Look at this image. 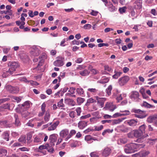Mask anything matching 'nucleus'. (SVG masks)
<instances>
[{
    "label": "nucleus",
    "mask_w": 157,
    "mask_h": 157,
    "mask_svg": "<svg viewBox=\"0 0 157 157\" xmlns=\"http://www.w3.org/2000/svg\"><path fill=\"white\" fill-rule=\"evenodd\" d=\"M144 146V145L142 144L131 143L125 145L124 150L126 153H130L134 152L136 149Z\"/></svg>",
    "instance_id": "nucleus-1"
},
{
    "label": "nucleus",
    "mask_w": 157,
    "mask_h": 157,
    "mask_svg": "<svg viewBox=\"0 0 157 157\" xmlns=\"http://www.w3.org/2000/svg\"><path fill=\"white\" fill-rule=\"evenodd\" d=\"M15 71L14 69L13 70L10 67L9 69L6 68H4L3 70V74L2 76L3 78H6L13 74Z\"/></svg>",
    "instance_id": "nucleus-2"
},
{
    "label": "nucleus",
    "mask_w": 157,
    "mask_h": 157,
    "mask_svg": "<svg viewBox=\"0 0 157 157\" xmlns=\"http://www.w3.org/2000/svg\"><path fill=\"white\" fill-rule=\"evenodd\" d=\"M5 88L7 91L12 94L17 93L19 91L17 87H13L9 85H6L5 86Z\"/></svg>",
    "instance_id": "nucleus-3"
},
{
    "label": "nucleus",
    "mask_w": 157,
    "mask_h": 157,
    "mask_svg": "<svg viewBox=\"0 0 157 157\" xmlns=\"http://www.w3.org/2000/svg\"><path fill=\"white\" fill-rule=\"evenodd\" d=\"M64 58L62 57H58L57 60L54 62L53 64L56 66L61 67L64 64Z\"/></svg>",
    "instance_id": "nucleus-4"
},
{
    "label": "nucleus",
    "mask_w": 157,
    "mask_h": 157,
    "mask_svg": "<svg viewBox=\"0 0 157 157\" xmlns=\"http://www.w3.org/2000/svg\"><path fill=\"white\" fill-rule=\"evenodd\" d=\"M129 77L125 76L119 78L118 82L121 86H122L125 84L129 81Z\"/></svg>",
    "instance_id": "nucleus-5"
},
{
    "label": "nucleus",
    "mask_w": 157,
    "mask_h": 157,
    "mask_svg": "<svg viewBox=\"0 0 157 157\" xmlns=\"http://www.w3.org/2000/svg\"><path fill=\"white\" fill-rule=\"evenodd\" d=\"M139 92L137 91H134L131 92L129 97L132 100L136 101L139 100Z\"/></svg>",
    "instance_id": "nucleus-6"
},
{
    "label": "nucleus",
    "mask_w": 157,
    "mask_h": 157,
    "mask_svg": "<svg viewBox=\"0 0 157 157\" xmlns=\"http://www.w3.org/2000/svg\"><path fill=\"white\" fill-rule=\"evenodd\" d=\"M58 135L56 134H53L50 135L49 137L50 140V144L51 146H54V142L56 141L57 139Z\"/></svg>",
    "instance_id": "nucleus-7"
},
{
    "label": "nucleus",
    "mask_w": 157,
    "mask_h": 157,
    "mask_svg": "<svg viewBox=\"0 0 157 157\" xmlns=\"http://www.w3.org/2000/svg\"><path fill=\"white\" fill-rule=\"evenodd\" d=\"M111 152V149L109 147H106L101 151V155L104 157H107L109 155Z\"/></svg>",
    "instance_id": "nucleus-8"
},
{
    "label": "nucleus",
    "mask_w": 157,
    "mask_h": 157,
    "mask_svg": "<svg viewBox=\"0 0 157 157\" xmlns=\"http://www.w3.org/2000/svg\"><path fill=\"white\" fill-rule=\"evenodd\" d=\"M8 67L16 71V69L18 67V63L16 62L10 61L8 63Z\"/></svg>",
    "instance_id": "nucleus-9"
},
{
    "label": "nucleus",
    "mask_w": 157,
    "mask_h": 157,
    "mask_svg": "<svg viewBox=\"0 0 157 157\" xmlns=\"http://www.w3.org/2000/svg\"><path fill=\"white\" fill-rule=\"evenodd\" d=\"M30 102L29 101H26L20 106L21 110L24 111L29 108L30 107Z\"/></svg>",
    "instance_id": "nucleus-10"
},
{
    "label": "nucleus",
    "mask_w": 157,
    "mask_h": 157,
    "mask_svg": "<svg viewBox=\"0 0 157 157\" xmlns=\"http://www.w3.org/2000/svg\"><path fill=\"white\" fill-rule=\"evenodd\" d=\"M134 112L137 114H135V117H136L143 119L145 118L146 116L145 115H141L143 112L140 109H136L134 111Z\"/></svg>",
    "instance_id": "nucleus-11"
},
{
    "label": "nucleus",
    "mask_w": 157,
    "mask_h": 157,
    "mask_svg": "<svg viewBox=\"0 0 157 157\" xmlns=\"http://www.w3.org/2000/svg\"><path fill=\"white\" fill-rule=\"evenodd\" d=\"M106 110H109L111 111H113L116 109V106L113 104V103H107L104 108Z\"/></svg>",
    "instance_id": "nucleus-12"
},
{
    "label": "nucleus",
    "mask_w": 157,
    "mask_h": 157,
    "mask_svg": "<svg viewBox=\"0 0 157 157\" xmlns=\"http://www.w3.org/2000/svg\"><path fill=\"white\" fill-rule=\"evenodd\" d=\"M69 132V130L65 128L62 130L59 133L60 137L63 138L66 137L68 135Z\"/></svg>",
    "instance_id": "nucleus-13"
},
{
    "label": "nucleus",
    "mask_w": 157,
    "mask_h": 157,
    "mask_svg": "<svg viewBox=\"0 0 157 157\" xmlns=\"http://www.w3.org/2000/svg\"><path fill=\"white\" fill-rule=\"evenodd\" d=\"M59 121H57L53 124L52 123H50L49 125H51V126L48 127V130L49 131H52L55 130L59 125Z\"/></svg>",
    "instance_id": "nucleus-14"
},
{
    "label": "nucleus",
    "mask_w": 157,
    "mask_h": 157,
    "mask_svg": "<svg viewBox=\"0 0 157 157\" xmlns=\"http://www.w3.org/2000/svg\"><path fill=\"white\" fill-rule=\"evenodd\" d=\"M87 93L88 97H89L90 96L89 95V93L93 94L95 95L98 93V90L96 89L95 88H89L87 89Z\"/></svg>",
    "instance_id": "nucleus-15"
},
{
    "label": "nucleus",
    "mask_w": 157,
    "mask_h": 157,
    "mask_svg": "<svg viewBox=\"0 0 157 157\" xmlns=\"http://www.w3.org/2000/svg\"><path fill=\"white\" fill-rule=\"evenodd\" d=\"M88 121H80L78 123V127L80 129H83L87 126Z\"/></svg>",
    "instance_id": "nucleus-16"
},
{
    "label": "nucleus",
    "mask_w": 157,
    "mask_h": 157,
    "mask_svg": "<svg viewBox=\"0 0 157 157\" xmlns=\"http://www.w3.org/2000/svg\"><path fill=\"white\" fill-rule=\"evenodd\" d=\"M0 124L3 125L6 128L12 127L13 124V123L8 122L6 121H0Z\"/></svg>",
    "instance_id": "nucleus-17"
},
{
    "label": "nucleus",
    "mask_w": 157,
    "mask_h": 157,
    "mask_svg": "<svg viewBox=\"0 0 157 157\" xmlns=\"http://www.w3.org/2000/svg\"><path fill=\"white\" fill-rule=\"evenodd\" d=\"M142 0H137L134 3L135 8L136 9H140L142 8Z\"/></svg>",
    "instance_id": "nucleus-18"
},
{
    "label": "nucleus",
    "mask_w": 157,
    "mask_h": 157,
    "mask_svg": "<svg viewBox=\"0 0 157 157\" xmlns=\"http://www.w3.org/2000/svg\"><path fill=\"white\" fill-rule=\"evenodd\" d=\"M147 121L150 123L154 122L155 124V123L157 122V115H154L149 117L147 119Z\"/></svg>",
    "instance_id": "nucleus-19"
},
{
    "label": "nucleus",
    "mask_w": 157,
    "mask_h": 157,
    "mask_svg": "<svg viewBox=\"0 0 157 157\" xmlns=\"http://www.w3.org/2000/svg\"><path fill=\"white\" fill-rule=\"evenodd\" d=\"M126 122L130 126L133 127L136 125L138 121L136 120L131 119L126 121Z\"/></svg>",
    "instance_id": "nucleus-20"
},
{
    "label": "nucleus",
    "mask_w": 157,
    "mask_h": 157,
    "mask_svg": "<svg viewBox=\"0 0 157 157\" xmlns=\"http://www.w3.org/2000/svg\"><path fill=\"white\" fill-rule=\"evenodd\" d=\"M92 115L94 116V117L90 119V121H93L94 120L98 119L101 117L99 115V112L98 111H96L92 113Z\"/></svg>",
    "instance_id": "nucleus-21"
},
{
    "label": "nucleus",
    "mask_w": 157,
    "mask_h": 157,
    "mask_svg": "<svg viewBox=\"0 0 157 157\" xmlns=\"http://www.w3.org/2000/svg\"><path fill=\"white\" fill-rule=\"evenodd\" d=\"M109 78L105 76L102 77L101 79L98 81V83L101 84H105L107 83L109 81Z\"/></svg>",
    "instance_id": "nucleus-22"
},
{
    "label": "nucleus",
    "mask_w": 157,
    "mask_h": 157,
    "mask_svg": "<svg viewBox=\"0 0 157 157\" xmlns=\"http://www.w3.org/2000/svg\"><path fill=\"white\" fill-rule=\"evenodd\" d=\"M65 103L67 104L72 106H74L75 105V103L74 101L72 99L70 98H66L64 100Z\"/></svg>",
    "instance_id": "nucleus-23"
},
{
    "label": "nucleus",
    "mask_w": 157,
    "mask_h": 157,
    "mask_svg": "<svg viewBox=\"0 0 157 157\" xmlns=\"http://www.w3.org/2000/svg\"><path fill=\"white\" fill-rule=\"evenodd\" d=\"M97 100L98 101V102L100 104L101 107H102L104 106V101L105 100V99L104 98H98L97 97Z\"/></svg>",
    "instance_id": "nucleus-24"
},
{
    "label": "nucleus",
    "mask_w": 157,
    "mask_h": 157,
    "mask_svg": "<svg viewBox=\"0 0 157 157\" xmlns=\"http://www.w3.org/2000/svg\"><path fill=\"white\" fill-rule=\"evenodd\" d=\"M125 119H126V118H123L118 119H114L111 122L113 125L117 124L122 121Z\"/></svg>",
    "instance_id": "nucleus-25"
},
{
    "label": "nucleus",
    "mask_w": 157,
    "mask_h": 157,
    "mask_svg": "<svg viewBox=\"0 0 157 157\" xmlns=\"http://www.w3.org/2000/svg\"><path fill=\"white\" fill-rule=\"evenodd\" d=\"M134 137L138 138L142 136L143 135V133H142L138 129H136L134 130Z\"/></svg>",
    "instance_id": "nucleus-26"
},
{
    "label": "nucleus",
    "mask_w": 157,
    "mask_h": 157,
    "mask_svg": "<svg viewBox=\"0 0 157 157\" xmlns=\"http://www.w3.org/2000/svg\"><path fill=\"white\" fill-rule=\"evenodd\" d=\"M76 133V131L75 130H71L70 132L68 135L67 136V137L65 139V140L67 141L69 139L71 138L72 136L74 135Z\"/></svg>",
    "instance_id": "nucleus-27"
},
{
    "label": "nucleus",
    "mask_w": 157,
    "mask_h": 157,
    "mask_svg": "<svg viewBox=\"0 0 157 157\" xmlns=\"http://www.w3.org/2000/svg\"><path fill=\"white\" fill-rule=\"evenodd\" d=\"M79 73L81 76H84L88 75L90 73V72L86 69H85L82 71H80Z\"/></svg>",
    "instance_id": "nucleus-28"
},
{
    "label": "nucleus",
    "mask_w": 157,
    "mask_h": 157,
    "mask_svg": "<svg viewBox=\"0 0 157 157\" xmlns=\"http://www.w3.org/2000/svg\"><path fill=\"white\" fill-rule=\"evenodd\" d=\"M127 141L126 138H120L118 140L117 143L118 144H125L127 142Z\"/></svg>",
    "instance_id": "nucleus-29"
},
{
    "label": "nucleus",
    "mask_w": 157,
    "mask_h": 157,
    "mask_svg": "<svg viewBox=\"0 0 157 157\" xmlns=\"http://www.w3.org/2000/svg\"><path fill=\"white\" fill-rule=\"evenodd\" d=\"M92 66L90 65L88 67V69H90L91 74L93 75H95L99 73V71L95 69H92Z\"/></svg>",
    "instance_id": "nucleus-30"
},
{
    "label": "nucleus",
    "mask_w": 157,
    "mask_h": 157,
    "mask_svg": "<svg viewBox=\"0 0 157 157\" xmlns=\"http://www.w3.org/2000/svg\"><path fill=\"white\" fill-rule=\"evenodd\" d=\"M14 116L15 121L14 124L16 126L19 125L20 124V122L19 120L18 115L16 114H14Z\"/></svg>",
    "instance_id": "nucleus-31"
},
{
    "label": "nucleus",
    "mask_w": 157,
    "mask_h": 157,
    "mask_svg": "<svg viewBox=\"0 0 157 157\" xmlns=\"http://www.w3.org/2000/svg\"><path fill=\"white\" fill-rule=\"evenodd\" d=\"M114 74L113 75V78L114 79H117L122 74V72H118L116 71H114Z\"/></svg>",
    "instance_id": "nucleus-32"
},
{
    "label": "nucleus",
    "mask_w": 157,
    "mask_h": 157,
    "mask_svg": "<svg viewBox=\"0 0 157 157\" xmlns=\"http://www.w3.org/2000/svg\"><path fill=\"white\" fill-rule=\"evenodd\" d=\"M2 137L6 141L9 140V134L6 132H4L2 135Z\"/></svg>",
    "instance_id": "nucleus-33"
},
{
    "label": "nucleus",
    "mask_w": 157,
    "mask_h": 157,
    "mask_svg": "<svg viewBox=\"0 0 157 157\" xmlns=\"http://www.w3.org/2000/svg\"><path fill=\"white\" fill-rule=\"evenodd\" d=\"M50 118V114L47 111L44 116V120L46 122H48Z\"/></svg>",
    "instance_id": "nucleus-34"
},
{
    "label": "nucleus",
    "mask_w": 157,
    "mask_h": 157,
    "mask_svg": "<svg viewBox=\"0 0 157 157\" xmlns=\"http://www.w3.org/2000/svg\"><path fill=\"white\" fill-rule=\"evenodd\" d=\"M93 137L90 135H87L85 136V140L88 142V143H91L93 142Z\"/></svg>",
    "instance_id": "nucleus-35"
},
{
    "label": "nucleus",
    "mask_w": 157,
    "mask_h": 157,
    "mask_svg": "<svg viewBox=\"0 0 157 157\" xmlns=\"http://www.w3.org/2000/svg\"><path fill=\"white\" fill-rule=\"evenodd\" d=\"M76 92L79 95L83 94L84 91L83 89L82 88H78L76 89Z\"/></svg>",
    "instance_id": "nucleus-36"
},
{
    "label": "nucleus",
    "mask_w": 157,
    "mask_h": 157,
    "mask_svg": "<svg viewBox=\"0 0 157 157\" xmlns=\"http://www.w3.org/2000/svg\"><path fill=\"white\" fill-rule=\"evenodd\" d=\"M145 128L146 125L145 124H143L140 126L138 130L143 134L145 132Z\"/></svg>",
    "instance_id": "nucleus-37"
},
{
    "label": "nucleus",
    "mask_w": 157,
    "mask_h": 157,
    "mask_svg": "<svg viewBox=\"0 0 157 157\" xmlns=\"http://www.w3.org/2000/svg\"><path fill=\"white\" fill-rule=\"evenodd\" d=\"M7 151L5 149H0V156H6L7 154Z\"/></svg>",
    "instance_id": "nucleus-38"
},
{
    "label": "nucleus",
    "mask_w": 157,
    "mask_h": 157,
    "mask_svg": "<svg viewBox=\"0 0 157 157\" xmlns=\"http://www.w3.org/2000/svg\"><path fill=\"white\" fill-rule=\"evenodd\" d=\"M53 146H51L50 144H47V149L48 150V151L49 152L51 153H53L54 150L53 148Z\"/></svg>",
    "instance_id": "nucleus-39"
},
{
    "label": "nucleus",
    "mask_w": 157,
    "mask_h": 157,
    "mask_svg": "<svg viewBox=\"0 0 157 157\" xmlns=\"http://www.w3.org/2000/svg\"><path fill=\"white\" fill-rule=\"evenodd\" d=\"M18 141L22 143H25L26 142V137L24 136H22L18 139Z\"/></svg>",
    "instance_id": "nucleus-40"
},
{
    "label": "nucleus",
    "mask_w": 157,
    "mask_h": 157,
    "mask_svg": "<svg viewBox=\"0 0 157 157\" xmlns=\"http://www.w3.org/2000/svg\"><path fill=\"white\" fill-rule=\"evenodd\" d=\"M44 62V60L41 59L40 61L38 64L37 65V67L34 69H36L37 70H39L40 69V67L42 66L43 63Z\"/></svg>",
    "instance_id": "nucleus-41"
},
{
    "label": "nucleus",
    "mask_w": 157,
    "mask_h": 157,
    "mask_svg": "<svg viewBox=\"0 0 157 157\" xmlns=\"http://www.w3.org/2000/svg\"><path fill=\"white\" fill-rule=\"evenodd\" d=\"M39 51L38 49L34 50L31 52V54L34 56H38L39 54Z\"/></svg>",
    "instance_id": "nucleus-42"
},
{
    "label": "nucleus",
    "mask_w": 157,
    "mask_h": 157,
    "mask_svg": "<svg viewBox=\"0 0 157 157\" xmlns=\"http://www.w3.org/2000/svg\"><path fill=\"white\" fill-rule=\"evenodd\" d=\"M156 141H157V139H149L148 140L147 143L150 145H152L155 144Z\"/></svg>",
    "instance_id": "nucleus-43"
},
{
    "label": "nucleus",
    "mask_w": 157,
    "mask_h": 157,
    "mask_svg": "<svg viewBox=\"0 0 157 157\" xmlns=\"http://www.w3.org/2000/svg\"><path fill=\"white\" fill-rule=\"evenodd\" d=\"M96 101L93 98H91L87 99V102L86 103V105H88L89 104L95 102Z\"/></svg>",
    "instance_id": "nucleus-44"
},
{
    "label": "nucleus",
    "mask_w": 157,
    "mask_h": 157,
    "mask_svg": "<svg viewBox=\"0 0 157 157\" xmlns=\"http://www.w3.org/2000/svg\"><path fill=\"white\" fill-rule=\"evenodd\" d=\"M112 89V86L111 85H109L108 88L106 89V91L107 94L108 95H110L111 94V90Z\"/></svg>",
    "instance_id": "nucleus-45"
},
{
    "label": "nucleus",
    "mask_w": 157,
    "mask_h": 157,
    "mask_svg": "<svg viewBox=\"0 0 157 157\" xmlns=\"http://www.w3.org/2000/svg\"><path fill=\"white\" fill-rule=\"evenodd\" d=\"M113 131V129H107L105 130L102 132V134L103 136H104L107 133H112Z\"/></svg>",
    "instance_id": "nucleus-46"
},
{
    "label": "nucleus",
    "mask_w": 157,
    "mask_h": 157,
    "mask_svg": "<svg viewBox=\"0 0 157 157\" xmlns=\"http://www.w3.org/2000/svg\"><path fill=\"white\" fill-rule=\"evenodd\" d=\"M85 100L82 98H77V102L78 104H81L84 102Z\"/></svg>",
    "instance_id": "nucleus-47"
},
{
    "label": "nucleus",
    "mask_w": 157,
    "mask_h": 157,
    "mask_svg": "<svg viewBox=\"0 0 157 157\" xmlns=\"http://www.w3.org/2000/svg\"><path fill=\"white\" fill-rule=\"evenodd\" d=\"M63 99H61L58 102L57 106L59 108L63 107L64 106V105L63 103Z\"/></svg>",
    "instance_id": "nucleus-48"
},
{
    "label": "nucleus",
    "mask_w": 157,
    "mask_h": 157,
    "mask_svg": "<svg viewBox=\"0 0 157 157\" xmlns=\"http://www.w3.org/2000/svg\"><path fill=\"white\" fill-rule=\"evenodd\" d=\"M94 130L97 131H101L103 128V126L102 125H101L99 126H94Z\"/></svg>",
    "instance_id": "nucleus-49"
},
{
    "label": "nucleus",
    "mask_w": 157,
    "mask_h": 157,
    "mask_svg": "<svg viewBox=\"0 0 157 157\" xmlns=\"http://www.w3.org/2000/svg\"><path fill=\"white\" fill-rule=\"evenodd\" d=\"M43 140L42 137H36L34 140V142L36 143H39L41 141Z\"/></svg>",
    "instance_id": "nucleus-50"
},
{
    "label": "nucleus",
    "mask_w": 157,
    "mask_h": 157,
    "mask_svg": "<svg viewBox=\"0 0 157 157\" xmlns=\"http://www.w3.org/2000/svg\"><path fill=\"white\" fill-rule=\"evenodd\" d=\"M129 138H133L134 136V130L132 131L127 134Z\"/></svg>",
    "instance_id": "nucleus-51"
},
{
    "label": "nucleus",
    "mask_w": 157,
    "mask_h": 157,
    "mask_svg": "<svg viewBox=\"0 0 157 157\" xmlns=\"http://www.w3.org/2000/svg\"><path fill=\"white\" fill-rule=\"evenodd\" d=\"M109 9L110 11L113 12L115 10L116 8L112 4H111L109 7Z\"/></svg>",
    "instance_id": "nucleus-52"
},
{
    "label": "nucleus",
    "mask_w": 157,
    "mask_h": 157,
    "mask_svg": "<svg viewBox=\"0 0 157 157\" xmlns=\"http://www.w3.org/2000/svg\"><path fill=\"white\" fill-rule=\"evenodd\" d=\"M47 148V144L45 145H41L39 147L38 151L41 152V151L44 149H46Z\"/></svg>",
    "instance_id": "nucleus-53"
},
{
    "label": "nucleus",
    "mask_w": 157,
    "mask_h": 157,
    "mask_svg": "<svg viewBox=\"0 0 157 157\" xmlns=\"http://www.w3.org/2000/svg\"><path fill=\"white\" fill-rule=\"evenodd\" d=\"M149 153V152L148 151H145L141 153V156L142 157H145Z\"/></svg>",
    "instance_id": "nucleus-54"
},
{
    "label": "nucleus",
    "mask_w": 157,
    "mask_h": 157,
    "mask_svg": "<svg viewBox=\"0 0 157 157\" xmlns=\"http://www.w3.org/2000/svg\"><path fill=\"white\" fill-rule=\"evenodd\" d=\"M126 9L127 8L125 6H124L122 8H120L119 9V10L121 13H122L125 12Z\"/></svg>",
    "instance_id": "nucleus-55"
},
{
    "label": "nucleus",
    "mask_w": 157,
    "mask_h": 157,
    "mask_svg": "<svg viewBox=\"0 0 157 157\" xmlns=\"http://www.w3.org/2000/svg\"><path fill=\"white\" fill-rule=\"evenodd\" d=\"M75 110L77 113V116H79L81 112V108L79 107L77 108Z\"/></svg>",
    "instance_id": "nucleus-56"
},
{
    "label": "nucleus",
    "mask_w": 157,
    "mask_h": 157,
    "mask_svg": "<svg viewBox=\"0 0 157 157\" xmlns=\"http://www.w3.org/2000/svg\"><path fill=\"white\" fill-rule=\"evenodd\" d=\"M91 25L90 24H86L85 25L83 28L85 29H89L91 27Z\"/></svg>",
    "instance_id": "nucleus-57"
},
{
    "label": "nucleus",
    "mask_w": 157,
    "mask_h": 157,
    "mask_svg": "<svg viewBox=\"0 0 157 157\" xmlns=\"http://www.w3.org/2000/svg\"><path fill=\"white\" fill-rule=\"evenodd\" d=\"M31 138L32 136L30 134H29L27 136L26 140H27L28 143H30L31 142Z\"/></svg>",
    "instance_id": "nucleus-58"
},
{
    "label": "nucleus",
    "mask_w": 157,
    "mask_h": 157,
    "mask_svg": "<svg viewBox=\"0 0 157 157\" xmlns=\"http://www.w3.org/2000/svg\"><path fill=\"white\" fill-rule=\"evenodd\" d=\"M121 112H122L123 113H121L122 116L128 115L130 114L129 111L128 110H125L123 111H121Z\"/></svg>",
    "instance_id": "nucleus-59"
},
{
    "label": "nucleus",
    "mask_w": 157,
    "mask_h": 157,
    "mask_svg": "<svg viewBox=\"0 0 157 157\" xmlns=\"http://www.w3.org/2000/svg\"><path fill=\"white\" fill-rule=\"evenodd\" d=\"M109 46V44L107 43H100L98 44V46L99 47H101L103 46L108 47Z\"/></svg>",
    "instance_id": "nucleus-60"
},
{
    "label": "nucleus",
    "mask_w": 157,
    "mask_h": 157,
    "mask_svg": "<svg viewBox=\"0 0 157 157\" xmlns=\"http://www.w3.org/2000/svg\"><path fill=\"white\" fill-rule=\"evenodd\" d=\"M104 67L105 70L108 71H110L112 70L111 68L108 65L105 66Z\"/></svg>",
    "instance_id": "nucleus-61"
},
{
    "label": "nucleus",
    "mask_w": 157,
    "mask_h": 157,
    "mask_svg": "<svg viewBox=\"0 0 157 157\" xmlns=\"http://www.w3.org/2000/svg\"><path fill=\"white\" fill-rule=\"evenodd\" d=\"M45 107H46V104L45 103H43L41 106V109L42 111H43V112H45Z\"/></svg>",
    "instance_id": "nucleus-62"
},
{
    "label": "nucleus",
    "mask_w": 157,
    "mask_h": 157,
    "mask_svg": "<svg viewBox=\"0 0 157 157\" xmlns=\"http://www.w3.org/2000/svg\"><path fill=\"white\" fill-rule=\"evenodd\" d=\"M143 105L144 106L147 107V108H150L152 106L151 105L148 104L146 102H144V103H143Z\"/></svg>",
    "instance_id": "nucleus-63"
},
{
    "label": "nucleus",
    "mask_w": 157,
    "mask_h": 157,
    "mask_svg": "<svg viewBox=\"0 0 157 157\" xmlns=\"http://www.w3.org/2000/svg\"><path fill=\"white\" fill-rule=\"evenodd\" d=\"M90 155L91 157H99L98 155L95 152H91Z\"/></svg>",
    "instance_id": "nucleus-64"
}]
</instances>
